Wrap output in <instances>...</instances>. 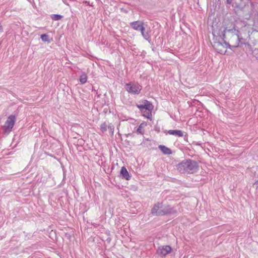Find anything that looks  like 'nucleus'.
Returning <instances> with one entry per match:
<instances>
[{
    "mask_svg": "<svg viewBox=\"0 0 258 258\" xmlns=\"http://www.w3.org/2000/svg\"><path fill=\"white\" fill-rule=\"evenodd\" d=\"M228 32L231 36L229 39V41L231 43L230 45L231 48H236L238 46L240 42V38L238 35V31H236L235 29H231L227 30L226 28H224L223 31L222 32V40H224L226 39V33Z\"/></svg>",
    "mask_w": 258,
    "mask_h": 258,
    "instance_id": "2",
    "label": "nucleus"
},
{
    "mask_svg": "<svg viewBox=\"0 0 258 258\" xmlns=\"http://www.w3.org/2000/svg\"><path fill=\"white\" fill-rule=\"evenodd\" d=\"M147 125V123L145 122H143L140 124L139 127L136 130L137 133L138 134L143 135L145 132L144 127Z\"/></svg>",
    "mask_w": 258,
    "mask_h": 258,
    "instance_id": "15",
    "label": "nucleus"
},
{
    "mask_svg": "<svg viewBox=\"0 0 258 258\" xmlns=\"http://www.w3.org/2000/svg\"><path fill=\"white\" fill-rule=\"evenodd\" d=\"M223 43L215 41L212 44L213 48L215 49V50L221 54H225L227 51V47L230 48L232 49V48L230 47V45L229 43H227L225 40H223Z\"/></svg>",
    "mask_w": 258,
    "mask_h": 258,
    "instance_id": "4",
    "label": "nucleus"
},
{
    "mask_svg": "<svg viewBox=\"0 0 258 258\" xmlns=\"http://www.w3.org/2000/svg\"><path fill=\"white\" fill-rule=\"evenodd\" d=\"M130 26L135 30L139 31L144 26V23L142 21H137L130 23Z\"/></svg>",
    "mask_w": 258,
    "mask_h": 258,
    "instance_id": "10",
    "label": "nucleus"
},
{
    "mask_svg": "<svg viewBox=\"0 0 258 258\" xmlns=\"http://www.w3.org/2000/svg\"><path fill=\"white\" fill-rule=\"evenodd\" d=\"M16 116L13 115H10L6 121L3 126V130L5 133L9 134L12 130L16 122Z\"/></svg>",
    "mask_w": 258,
    "mask_h": 258,
    "instance_id": "5",
    "label": "nucleus"
},
{
    "mask_svg": "<svg viewBox=\"0 0 258 258\" xmlns=\"http://www.w3.org/2000/svg\"><path fill=\"white\" fill-rule=\"evenodd\" d=\"M120 174L122 177L126 180H129L130 179V174L125 167L123 166L121 167Z\"/></svg>",
    "mask_w": 258,
    "mask_h": 258,
    "instance_id": "13",
    "label": "nucleus"
},
{
    "mask_svg": "<svg viewBox=\"0 0 258 258\" xmlns=\"http://www.w3.org/2000/svg\"><path fill=\"white\" fill-rule=\"evenodd\" d=\"M87 77L86 75L84 73L82 74L81 75L80 78V82L82 84H85L87 82Z\"/></svg>",
    "mask_w": 258,
    "mask_h": 258,
    "instance_id": "20",
    "label": "nucleus"
},
{
    "mask_svg": "<svg viewBox=\"0 0 258 258\" xmlns=\"http://www.w3.org/2000/svg\"><path fill=\"white\" fill-rule=\"evenodd\" d=\"M124 88L128 93L131 94L138 95L140 93L142 87L138 83L131 82L124 85Z\"/></svg>",
    "mask_w": 258,
    "mask_h": 258,
    "instance_id": "3",
    "label": "nucleus"
},
{
    "mask_svg": "<svg viewBox=\"0 0 258 258\" xmlns=\"http://www.w3.org/2000/svg\"><path fill=\"white\" fill-rule=\"evenodd\" d=\"M257 182L258 183V181H257Z\"/></svg>",
    "mask_w": 258,
    "mask_h": 258,
    "instance_id": "23",
    "label": "nucleus"
},
{
    "mask_svg": "<svg viewBox=\"0 0 258 258\" xmlns=\"http://www.w3.org/2000/svg\"><path fill=\"white\" fill-rule=\"evenodd\" d=\"M171 250V247L169 245L161 246L158 247L157 252L161 256H165L170 253Z\"/></svg>",
    "mask_w": 258,
    "mask_h": 258,
    "instance_id": "6",
    "label": "nucleus"
},
{
    "mask_svg": "<svg viewBox=\"0 0 258 258\" xmlns=\"http://www.w3.org/2000/svg\"><path fill=\"white\" fill-rule=\"evenodd\" d=\"M136 106L140 110H143L145 108L149 109V108H153L152 104L146 100L140 102L139 103L137 104Z\"/></svg>",
    "mask_w": 258,
    "mask_h": 258,
    "instance_id": "7",
    "label": "nucleus"
},
{
    "mask_svg": "<svg viewBox=\"0 0 258 258\" xmlns=\"http://www.w3.org/2000/svg\"><path fill=\"white\" fill-rule=\"evenodd\" d=\"M176 213V210L173 209L170 206L167 205L165 206L164 208L162 207L160 214L161 216H163L166 214H172Z\"/></svg>",
    "mask_w": 258,
    "mask_h": 258,
    "instance_id": "9",
    "label": "nucleus"
},
{
    "mask_svg": "<svg viewBox=\"0 0 258 258\" xmlns=\"http://www.w3.org/2000/svg\"><path fill=\"white\" fill-rule=\"evenodd\" d=\"M108 123L106 122H103L100 125V130L102 133L105 132L108 128Z\"/></svg>",
    "mask_w": 258,
    "mask_h": 258,
    "instance_id": "18",
    "label": "nucleus"
},
{
    "mask_svg": "<svg viewBox=\"0 0 258 258\" xmlns=\"http://www.w3.org/2000/svg\"><path fill=\"white\" fill-rule=\"evenodd\" d=\"M153 108H149V109H144L143 110H140L143 115L145 117L149 118L150 116H151V111Z\"/></svg>",
    "mask_w": 258,
    "mask_h": 258,
    "instance_id": "16",
    "label": "nucleus"
},
{
    "mask_svg": "<svg viewBox=\"0 0 258 258\" xmlns=\"http://www.w3.org/2000/svg\"><path fill=\"white\" fill-rule=\"evenodd\" d=\"M158 148L163 154L165 155H170L172 154L171 150L165 146L160 145L158 146Z\"/></svg>",
    "mask_w": 258,
    "mask_h": 258,
    "instance_id": "12",
    "label": "nucleus"
},
{
    "mask_svg": "<svg viewBox=\"0 0 258 258\" xmlns=\"http://www.w3.org/2000/svg\"><path fill=\"white\" fill-rule=\"evenodd\" d=\"M168 133L171 135H174L176 137H181L183 136V132L181 130H169Z\"/></svg>",
    "mask_w": 258,
    "mask_h": 258,
    "instance_id": "14",
    "label": "nucleus"
},
{
    "mask_svg": "<svg viewBox=\"0 0 258 258\" xmlns=\"http://www.w3.org/2000/svg\"><path fill=\"white\" fill-rule=\"evenodd\" d=\"M177 169L181 173H194L198 170L199 165L196 161L186 159L179 163Z\"/></svg>",
    "mask_w": 258,
    "mask_h": 258,
    "instance_id": "1",
    "label": "nucleus"
},
{
    "mask_svg": "<svg viewBox=\"0 0 258 258\" xmlns=\"http://www.w3.org/2000/svg\"><path fill=\"white\" fill-rule=\"evenodd\" d=\"M107 129L109 131V133L111 136H113L114 134V126L111 123H108Z\"/></svg>",
    "mask_w": 258,
    "mask_h": 258,
    "instance_id": "21",
    "label": "nucleus"
},
{
    "mask_svg": "<svg viewBox=\"0 0 258 258\" xmlns=\"http://www.w3.org/2000/svg\"><path fill=\"white\" fill-rule=\"evenodd\" d=\"M51 18L54 21H58L63 18V16L58 14H52L51 15Z\"/></svg>",
    "mask_w": 258,
    "mask_h": 258,
    "instance_id": "17",
    "label": "nucleus"
},
{
    "mask_svg": "<svg viewBox=\"0 0 258 258\" xmlns=\"http://www.w3.org/2000/svg\"><path fill=\"white\" fill-rule=\"evenodd\" d=\"M141 32L142 36L146 40L150 41L151 40V36L149 34V30H146V29L144 26L139 31Z\"/></svg>",
    "mask_w": 258,
    "mask_h": 258,
    "instance_id": "11",
    "label": "nucleus"
},
{
    "mask_svg": "<svg viewBox=\"0 0 258 258\" xmlns=\"http://www.w3.org/2000/svg\"><path fill=\"white\" fill-rule=\"evenodd\" d=\"M41 38L42 40L44 42H47L48 43H50L51 41L49 38L48 35L46 34H42L41 35Z\"/></svg>",
    "mask_w": 258,
    "mask_h": 258,
    "instance_id": "19",
    "label": "nucleus"
},
{
    "mask_svg": "<svg viewBox=\"0 0 258 258\" xmlns=\"http://www.w3.org/2000/svg\"><path fill=\"white\" fill-rule=\"evenodd\" d=\"M162 208V203H158L155 204L151 210V214L155 216H161V209Z\"/></svg>",
    "mask_w": 258,
    "mask_h": 258,
    "instance_id": "8",
    "label": "nucleus"
},
{
    "mask_svg": "<svg viewBox=\"0 0 258 258\" xmlns=\"http://www.w3.org/2000/svg\"><path fill=\"white\" fill-rule=\"evenodd\" d=\"M232 1L233 0H227V3L228 4H231L232 2Z\"/></svg>",
    "mask_w": 258,
    "mask_h": 258,
    "instance_id": "22",
    "label": "nucleus"
}]
</instances>
